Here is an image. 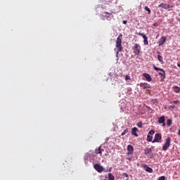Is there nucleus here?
I'll return each mask as SVG.
<instances>
[{
    "mask_svg": "<svg viewBox=\"0 0 180 180\" xmlns=\"http://www.w3.org/2000/svg\"><path fill=\"white\" fill-rule=\"evenodd\" d=\"M129 133V129H126L121 134V136H124V134H127Z\"/></svg>",
    "mask_w": 180,
    "mask_h": 180,
    "instance_id": "393cba45",
    "label": "nucleus"
},
{
    "mask_svg": "<svg viewBox=\"0 0 180 180\" xmlns=\"http://www.w3.org/2000/svg\"><path fill=\"white\" fill-rule=\"evenodd\" d=\"M150 152H151V148H146L145 149L144 154H145V155H147L148 154H150Z\"/></svg>",
    "mask_w": 180,
    "mask_h": 180,
    "instance_id": "f3484780",
    "label": "nucleus"
},
{
    "mask_svg": "<svg viewBox=\"0 0 180 180\" xmlns=\"http://www.w3.org/2000/svg\"><path fill=\"white\" fill-rule=\"evenodd\" d=\"M144 9L145 11H146V12H148V15H150V13H151V10H150V8L148 6H145Z\"/></svg>",
    "mask_w": 180,
    "mask_h": 180,
    "instance_id": "4be33fe9",
    "label": "nucleus"
},
{
    "mask_svg": "<svg viewBox=\"0 0 180 180\" xmlns=\"http://www.w3.org/2000/svg\"><path fill=\"white\" fill-rule=\"evenodd\" d=\"M167 124L169 127L171 126V124H172V120L168 119L167 121Z\"/></svg>",
    "mask_w": 180,
    "mask_h": 180,
    "instance_id": "5701e85b",
    "label": "nucleus"
},
{
    "mask_svg": "<svg viewBox=\"0 0 180 180\" xmlns=\"http://www.w3.org/2000/svg\"><path fill=\"white\" fill-rule=\"evenodd\" d=\"M108 180H115V176L112 173L108 174Z\"/></svg>",
    "mask_w": 180,
    "mask_h": 180,
    "instance_id": "6ab92c4d",
    "label": "nucleus"
},
{
    "mask_svg": "<svg viewBox=\"0 0 180 180\" xmlns=\"http://www.w3.org/2000/svg\"><path fill=\"white\" fill-rule=\"evenodd\" d=\"M137 131H139V129L137 127H134L131 129V134L135 136V137H139V134H137Z\"/></svg>",
    "mask_w": 180,
    "mask_h": 180,
    "instance_id": "2eb2a0df",
    "label": "nucleus"
},
{
    "mask_svg": "<svg viewBox=\"0 0 180 180\" xmlns=\"http://www.w3.org/2000/svg\"><path fill=\"white\" fill-rule=\"evenodd\" d=\"M155 133V131L154 130H150L149 132H148V136H153V134H154Z\"/></svg>",
    "mask_w": 180,
    "mask_h": 180,
    "instance_id": "cd10ccee",
    "label": "nucleus"
},
{
    "mask_svg": "<svg viewBox=\"0 0 180 180\" xmlns=\"http://www.w3.org/2000/svg\"><path fill=\"white\" fill-rule=\"evenodd\" d=\"M175 105H170V109H174Z\"/></svg>",
    "mask_w": 180,
    "mask_h": 180,
    "instance_id": "72a5a7b5",
    "label": "nucleus"
},
{
    "mask_svg": "<svg viewBox=\"0 0 180 180\" xmlns=\"http://www.w3.org/2000/svg\"><path fill=\"white\" fill-rule=\"evenodd\" d=\"M147 140L148 141H153V135H148Z\"/></svg>",
    "mask_w": 180,
    "mask_h": 180,
    "instance_id": "b1692460",
    "label": "nucleus"
},
{
    "mask_svg": "<svg viewBox=\"0 0 180 180\" xmlns=\"http://www.w3.org/2000/svg\"><path fill=\"white\" fill-rule=\"evenodd\" d=\"M139 86H141V88H143V89H148L151 88V85H150L147 82L140 83Z\"/></svg>",
    "mask_w": 180,
    "mask_h": 180,
    "instance_id": "f8f14e48",
    "label": "nucleus"
},
{
    "mask_svg": "<svg viewBox=\"0 0 180 180\" xmlns=\"http://www.w3.org/2000/svg\"><path fill=\"white\" fill-rule=\"evenodd\" d=\"M122 176L127 178V180H129V174H127V173H123Z\"/></svg>",
    "mask_w": 180,
    "mask_h": 180,
    "instance_id": "bb28decb",
    "label": "nucleus"
},
{
    "mask_svg": "<svg viewBox=\"0 0 180 180\" xmlns=\"http://www.w3.org/2000/svg\"><path fill=\"white\" fill-rule=\"evenodd\" d=\"M94 169L97 171V172H103L105 168H103V166H101L99 164H96L94 166Z\"/></svg>",
    "mask_w": 180,
    "mask_h": 180,
    "instance_id": "423d86ee",
    "label": "nucleus"
},
{
    "mask_svg": "<svg viewBox=\"0 0 180 180\" xmlns=\"http://www.w3.org/2000/svg\"><path fill=\"white\" fill-rule=\"evenodd\" d=\"M127 150V155H131V154H133V153H134V148H133V146H131V145H128Z\"/></svg>",
    "mask_w": 180,
    "mask_h": 180,
    "instance_id": "9b49d317",
    "label": "nucleus"
},
{
    "mask_svg": "<svg viewBox=\"0 0 180 180\" xmlns=\"http://www.w3.org/2000/svg\"><path fill=\"white\" fill-rule=\"evenodd\" d=\"M177 67H179V68H180V63L177 64Z\"/></svg>",
    "mask_w": 180,
    "mask_h": 180,
    "instance_id": "e433bc0d",
    "label": "nucleus"
},
{
    "mask_svg": "<svg viewBox=\"0 0 180 180\" xmlns=\"http://www.w3.org/2000/svg\"><path fill=\"white\" fill-rule=\"evenodd\" d=\"M142 167H143V169H145V171H146V172H150V174H153V169L151 167H148L146 164L142 165Z\"/></svg>",
    "mask_w": 180,
    "mask_h": 180,
    "instance_id": "ddd939ff",
    "label": "nucleus"
},
{
    "mask_svg": "<svg viewBox=\"0 0 180 180\" xmlns=\"http://www.w3.org/2000/svg\"><path fill=\"white\" fill-rule=\"evenodd\" d=\"M165 41H167V37L163 36L160 37L158 41V44L160 47H161V46H164V44H165Z\"/></svg>",
    "mask_w": 180,
    "mask_h": 180,
    "instance_id": "6e6552de",
    "label": "nucleus"
},
{
    "mask_svg": "<svg viewBox=\"0 0 180 180\" xmlns=\"http://www.w3.org/2000/svg\"><path fill=\"white\" fill-rule=\"evenodd\" d=\"M158 180H165V176H160Z\"/></svg>",
    "mask_w": 180,
    "mask_h": 180,
    "instance_id": "c756f323",
    "label": "nucleus"
},
{
    "mask_svg": "<svg viewBox=\"0 0 180 180\" xmlns=\"http://www.w3.org/2000/svg\"><path fill=\"white\" fill-rule=\"evenodd\" d=\"M160 34H158L157 36H156V39H158Z\"/></svg>",
    "mask_w": 180,
    "mask_h": 180,
    "instance_id": "c9c22d12",
    "label": "nucleus"
},
{
    "mask_svg": "<svg viewBox=\"0 0 180 180\" xmlns=\"http://www.w3.org/2000/svg\"><path fill=\"white\" fill-rule=\"evenodd\" d=\"M170 103H174L176 105V103H179V101L176 100V101H171Z\"/></svg>",
    "mask_w": 180,
    "mask_h": 180,
    "instance_id": "7c9ffc66",
    "label": "nucleus"
},
{
    "mask_svg": "<svg viewBox=\"0 0 180 180\" xmlns=\"http://www.w3.org/2000/svg\"><path fill=\"white\" fill-rule=\"evenodd\" d=\"M153 26H155V27H157L158 26V23L155 22V23L153 24Z\"/></svg>",
    "mask_w": 180,
    "mask_h": 180,
    "instance_id": "2f4dec72",
    "label": "nucleus"
},
{
    "mask_svg": "<svg viewBox=\"0 0 180 180\" xmlns=\"http://www.w3.org/2000/svg\"><path fill=\"white\" fill-rule=\"evenodd\" d=\"M158 122L160 124H162L163 127H165V116L162 115L159 117Z\"/></svg>",
    "mask_w": 180,
    "mask_h": 180,
    "instance_id": "1a4fd4ad",
    "label": "nucleus"
},
{
    "mask_svg": "<svg viewBox=\"0 0 180 180\" xmlns=\"http://www.w3.org/2000/svg\"><path fill=\"white\" fill-rule=\"evenodd\" d=\"M162 138V136L160 133H157L155 135V138L152 143H160V140Z\"/></svg>",
    "mask_w": 180,
    "mask_h": 180,
    "instance_id": "0eeeda50",
    "label": "nucleus"
},
{
    "mask_svg": "<svg viewBox=\"0 0 180 180\" xmlns=\"http://www.w3.org/2000/svg\"><path fill=\"white\" fill-rule=\"evenodd\" d=\"M152 103H158V100L157 98H153V99H152Z\"/></svg>",
    "mask_w": 180,
    "mask_h": 180,
    "instance_id": "c85d7f7f",
    "label": "nucleus"
},
{
    "mask_svg": "<svg viewBox=\"0 0 180 180\" xmlns=\"http://www.w3.org/2000/svg\"><path fill=\"white\" fill-rule=\"evenodd\" d=\"M122 23H123L124 25H127V20H123Z\"/></svg>",
    "mask_w": 180,
    "mask_h": 180,
    "instance_id": "473e14b6",
    "label": "nucleus"
},
{
    "mask_svg": "<svg viewBox=\"0 0 180 180\" xmlns=\"http://www.w3.org/2000/svg\"><path fill=\"white\" fill-rule=\"evenodd\" d=\"M153 68L155 71H161L162 72H159V75H160L162 79H165V71L163 69L158 68L156 66H153Z\"/></svg>",
    "mask_w": 180,
    "mask_h": 180,
    "instance_id": "20e7f679",
    "label": "nucleus"
},
{
    "mask_svg": "<svg viewBox=\"0 0 180 180\" xmlns=\"http://www.w3.org/2000/svg\"><path fill=\"white\" fill-rule=\"evenodd\" d=\"M122 39H123V35L120 34L116 41V47L118 49L117 51V55L119 54L120 51L123 50V47L122 46Z\"/></svg>",
    "mask_w": 180,
    "mask_h": 180,
    "instance_id": "f257e3e1",
    "label": "nucleus"
},
{
    "mask_svg": "<svg viewBox=\"0 0 180 180\" xmlns=\"http://www.w3.org/2000/svg\"><path fill=\"white\" fill-rule=\"evenodd\" d=\"M158 8H162L163 9H169V8H174V6H170L169 4L161 3L159 6Z\"/></svg>",
    "mask_w": 180,
    "mask_h": 180,
    "instance_id": "9d476101",
    "label": "nucleus"
},
{
    "mask_svg": "<svg viewBox=\"0 0 180 180\" xmlns=\"http://www.w3.org/2000/svg\"><path fill=\"white\" fill-rule=\"evenodd\" d=\"M136 126H137L138 127H139L140 129H141V127H143V122H138V123L136 124Z\"/></svg>",
    "mask_w": 180,
    "mask_h": 180,
    "instance_id": "a878e982",
    "label": "nucleus"
},
{
    "mask_svg": "<svg viewBox=\"0 0 180 180\" xmlns=\"http://www.w3.org/2000/svg\"><path fill=\"white\" fill-rule=\"evenodd\" d=\"M171 146V138L168 137L166 139L165 143L162 146L163 151H167L169 146Z\"/></svg>",
    "mask_w": 180,
    "mask_h": 180,
    "instance_id": "f03ea898",
    "label": "nucleus"
},
{
    "mask_svg": "<svg viewBox=\"0 0 180 180\" xmlns=\"http://www.w3.org/2000/svg\"><path fill=\"white\" fill-rule=\"evenodd\" d=\"M174 92H176V94H179V92H180V87L179 86H175L174 87Z\"/></svg>",
    "mask_w": 180,
    "mask_h": 180,
    "instance_id": "a211bd4d",
    "label": "nucleus"
},
{
    "mask_svg": "<svg viewBox=\"0 0 180 180\" xmlns=\"http://www.w3.org/2000/svg\"><path fill=\"white\" fill-rule=\"evenodd\" d=\"M140 50H141V47H140V44H135L133 46V51L135 53V56H139L140 54Z\"/></svg>",
    "mask_w": 180,
    "mask_h": 180,
    "instance_id": "7ed1b4c3",
    "label": "nucleus"
},
{
    "mask_svg": "<svg viewBox=\"0 0 180 180\" xmlns=\"http://www.w3.org/2000/svg\"><path fill=\"white\" fill-rule=\"evenodd\" d=\"M136 34H138V36H141V37H143V44H145V46H148V38L147 37V36H146L144 34V33H143V32H136Z\"/></svg>",
    "mask_w": 180,
    "mask_h": 180,
    "instance_id": "39448f33",
    "label": "nucleus"
},
{
    "mask_svg": "<svg viewBox=\"0 0 180 180\" xmlns=\"http://www.w3.org/2000/svg\"><path fill=\"white\" fill-rule=\"evenodd\" d=\"M104 13H105V15H110V13H109L108 12H106V11Z\"/></svg>",
    "mask_w": 180,
    "mask_h": 180,
    "instance_id": "f704fd0d",
    "label": "nucleus"
},
{
    "mask_svg": "<svg viewBox=\"0 0 180 180\" xmlns=\"http://www.w3.org/2000/svg\"><path fill=\"white\" fill-rule=\"evenodd\" d=\"M143 77H144V78H146V81H148V82H151L153 81L151 75H150V74L148 73H143Z\"/></svg>",
    "mask_w": 180,
    "mask_h": 180,
    "instance_id": "4468645a",
    "label": "nucleus"
},
{
    "mask_svg": "<svg viewBox=\"0 0 180 180\" xmlns=\"http://www.w3.org/2000/svg\"><path fill=\"white\" fill-rule=\"evenodd\" d=\"M158 60H159L160 63H164V59L162 58V56L160 55L158 56Z\"/></svg>",
    "mask_w": 180,
    "mask_h": 180,
    "instance_id": "aec40b11",
    "label": "nucleus"
},
{
    "mask_svg": "<svg viewBox=\"0 0 180 180\" xmlns=\"http://www.w3.org/2000/svg\"><path fill=\"white\" fill-rule=\"evenodd\" d=\"M131 80V78H130V76L127 75H125V81H127V82H130V81Z\"/></svg>",
    "mask_w": 180,
    "mask_h": 180,
    "instance_id": "412c9836",
    "label": "nucleus"
},
{
    "mask_svg": "<svg viewBox=\"0 0 180 180\" xmlns=\"http://www.w3.org/2000/svg\"><path fill=\"white\" fill-rule=\"evenodd\" d=\"M103 151H105V150L103 148H102V146H99L97 150L96 154L102 155V153H103Z\"/></svg>",
    "mask_w": 180,
    "mask_h": 180,
    "instance_id": "dca6fc26",
    "label": "nucleus"
}]
</instances>
